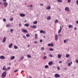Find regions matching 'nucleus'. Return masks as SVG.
<instances>
[{"label":"nucleus","instance_id":"obj_54","mask_svg":"<svg viewBox=\"0 0 78 78\" xmlns=\"http://www.w3.org/2000/svg\"><path fill=\"white\" fill-rule=\"evenodd\" d=\"M23 38H26V36H23Z\"/></svg>","mask_w":78,"mask_h":78},{"label":"nucleus","instance_id":"obj_17","mask_svg":"<svg viewBox=\"0 0 78 78\" xmlns=\"http://www.w3.org/2000/svg\"><path fill=\"white\" fill-rule=\"evenodd\" d=\"M68 27L69 28H73V26L69 25L68 26Z\"/></svg>","mask_w":78,"mask_h":78},{"label":"nucleus","instance_id":"obj_42","mask_svg":"<svg viewBox=\"0 0 78 78\" xmlns=\"http://www.w3.org/2000/svg\"><path fill=\"white\" fill-rule=\"evenodd\" d=\"M50 57H53V55H51V54H50V55H49Z\"/></svg>","mask_w":78,"mask_h":78},{"label":"nucleus","instance_id":"obj_61","mask_svg":"<svg viewBox=\"0 0 78 78\" xmlns=\"http://www.w3.org/2000/svg\"><path fill=\"white\" fill-rule=\"evenodd\" d=\"M74 30H76V27H75L74 28Z\"/></svg>","mask_w":78,"mask_h":78},{"label":"nucleus","instance_id":"obj_30","mask_svg":"<svg viewBox=\"0 0 78 78\" xmlns=\"http://www.w3.org/2000/svg\"><path fill=\"white\" fill-rule=\"evenodd\" d=\"M48 65H46L45 66V69H47V68H48Z\"/></svg>","mask_w":78,"mask_h":78},{"label":"nucleus","instance_id":"obj_5","mask_svg":"<svg viewBox=\"0 0 78 78\" xmlns=\"http://www.w3.org/2000/svg\"><path fill=\"white\" fill-rule=\"evenodd\" d=\"M22 31L23 32V33H28V31L25 29H23L22 30Z\"/></svg>","mask_w":78,"mask_h":78},{"label":"nucleus","instance_id":"obj_13","mask_svg":"<svg viewBox=\"0 0 78 78\" xmlns=\"http://www.w3.org/2000/svg\"><path fill=\"white\" fill-rule=\"evenodd\" d=\"M48 46L49 47L51 46V47H53V44L52 43H51L50 44H48Z\"/></svg>","mask_w":78,"mask_h":78},{"label":"nucleus","instance_id":"obj_31","mask_svg":"<svg viewBox=\"0 0 78 78\" xmlns=\"http://www.w3.org/2000/svg\"><path fill=\"white\" fill-rule=\"evenodd\" d=\"M55 23H58V20H55Z\"/></svg>","mask_w":78,"mask_h":78},{"label":"nucleus","instance_id":"obj_23","mask_svg":"<svg viewBox=\"0 0 78 78\" xmlns=\"http://www.w3.org/2000/svg\"><path fill=\"white\" fill-rule=\"evenodd\" d=\"M14 48L15 49H17V48H18V47L16 45H15L14 46Z\"/></svg>","mask_w":78,"mask_h":78},{"label":"nucleus","instance_id":"obj_3","mask_svg":"<svg viewBox=\"0 0 78 78\" xmlns=\"http://www.w3.org/2000/svg\"><path fill=\"white\" fill-rule=\"evenodd\" d=\"M3 5H4V6L5 7H6L8 6V3L6 2H5L4 3H3Z\"/></svg>","mask_w":78,"mask_h":78},{"label":"nucleus","instance_id":"obj_52","mask_svg":"<svg viewBox=\"0 0 78 78\" xmlns=\"http://www.w3.org/2000/svg\"><path fill=\"white\" fill-rule=\"evenodd\" d=\"M40 42H42V40H40Z\"/></svg>","mask_w":78,"mask_h":78},{"label":"nucleus","instance_id":"obj_58","mask_svg":"<svg viewBox=\"0 0 78 78\" xmlns=\"http://www.w3.org/2000/svg\"><path fill=\"white\" fill-rule=\"evenodd\" d=\"M72 64V62H70V64Z\"/></svg>","mask_w":78,"mask_h":78},{"label":"nucleus","instance_id":"obj_7","mask_svg":"<svg viewBox=\"0 0 78 78\" xmlns=\"http://www.w3.org/2000/svg\"><path fill=\"white\" fill-rule=\"evenodd\" d=\"M55 41H58V35L56 34L55 36Z\"/></svg>","mask_w":78,"mask_h":78},{"label":"nucleus","instance_id":"obj_28","mask_svg":"<svg viewBox=\"0 0 78 78\" xmlns=\"http://www.w3.org/2000/svg\"><path fill=\"white\" fill-rule=\"evenodd\" d=\"M41 50L42 51H44V47H41Z\"/></svg>","mask_w":78,"mask_h":78},{"label":"nucleus","instance_id":"obj_35","mask_svg":"<svg viewBox=\"0 0 78 78\" xmlns=\"http://www.w3.org/2000/svg\"><path fill=\"white\" fill-rule=\"evenodd\" d=\"M58 2L61 3V2H62V0H58Z\"/></svg>","mask_w":78,"mask_h":78},{"label":"nucleus","instance_id":"obj_12","mask_svg":"<svg viewBox=\"0 0 78 78\" xmlns=\"http://www.w3.org/2000/svg\"><path fill=\"white\" fill-rule=\"evenodd\" d=\"M15 59V56H12L10 58L11 60H13V59Z\"/></svg>","mask_w":78,"mask_h":78},{"label":"nucleus","instance_id":"obj_1","mask_svg":"<svg viewBox=\"0 0 78 78\" xmlns=\"http://www.w3.org/2000/svg\"><path fill=\"white\" fill-rule=\"evenodd\" d=\"M2 76L3 78H5L6 77V72H4L2 74Z\"/></svg>","mask_w":78,"mask_h":78},{"label":"nucleus","instance_id":"obj_22","mask_svg":"<svg viewBox=\"0 0 78 78\" xmlns=\"http://www.w3.org/2000/svg\"><path fill=\"white\" fill-rule=\"evenodd\" d=\"M51 19V16H49V17H48L47 20H50Z\"/></svg>","mask_w":78,"mask_h":78},{"label":"nucleus","instance_id":"obj_46","mask_svg":"<svg viewBox=\"0 0 78 78\" xmlns=\"http://www.w3.org/2000/svg\"><path fill=\"white\" fill-rule=\"evenodd\" d=\"M21 26H22V24H19V27H21Z\"/></svg>","mask_w":78,"mask_h":78},{"label":"nucleus","instance_id":"obj_37","mask_svg":"<svg viewBox=\"0 0 78 78\" xmlns=\"http://www.w3.org/2000/svg\"><path fill=\"white\" fill-rule=\"evenodd\" d=\"M71 2V0H68V3H70Z\"/></svg>","mask_w":78,"mask_h":78},{"label":"nucleus","instance_id":"obj_14","mask_svg":"<svg viewBox=\"0 0 78 78\" xmlns=\"http://www.w3.org/2000/svg\"><path fill=\"white\" fill-rule=\"evenodd\" d=\"M61 30H62V27H61V26H60V30H59L58 33H61Z\"/></svg>","mask_w":78,"mask_h":78},{"label":"nucleus","instance_id":"obj_47","mask_svg":"<svg viewBox=\"0 0 78 78\" xmlns=\"http://www.w3.org/2000/svg\"><path fill=\"white\" fill-rule=\"evenodd\" d=\"M76 63H78V60H76Z\"/></svg>","mask_w":78,"mask_h":78},{"label":"nucleus","instance_id":"obj_63","mask_svg":"<svg viewBox=\"0 0 78 78\" xmlns=\"http://www.w3.org/2000/svg\"><path fill=\"white\" fill-rule=\"evenodd\" d=\"M3 1H4V2H6V0H3Z\"/></svg>","mask_w":78,"mask_h":78},{"label":"nucleus","instance_id":"obj_38","mask_svg":"<svg viewBox=\"0 0 78 78\" xmlns=\"http://www.w3.org/2000/svg\"><path fill=\"white\" fill-rule=\"evenodd\" d=\"M18 70H15L14 71V72L15 73H16V72H18Z\"/></svg>","mask_w":78,"mask_h":78},{"label":"nucleus","instance_id":"obj_57","mask_svg":"<svg viewBox=\"0 0 78 78\" xmlns=\"http://www.w3.org/2000/svg\"><path fill=\"white\" fill-rule=\"evenodd\" d=\"M10 67H9V68H8V70H9L10 69Z\"/></svg>","mask_w":78,"mask_h":78},{"label":"nucleus","instance_id":"obj_53","mask_svg":"<svg viewBox=\"0 0 78 78\" xmlns=\"http://www.w3.org/2000/svg\"><path fill=\"white\" fill-rule=\"evenodd\" d=\"M30 45L29 44L28 45H27V47L28 48H29V47H30Z\"/></svg>","mask_w":78,"mask_h":78},{"label":"nucleus","instance_id":"obj_32","mask_svg":"<svg viewBox=\"0 0 78 78\" xmlns=\"http://www.w3.org/2000/svg\"><path fill=\"white\" fill-rule=\"evenodd\" d=\"M10 21H12L13 20V18H11L10 19Z\"/></svg>","mask_w":78,"mask_h":78},{"label":"nucleus","instance_id":"obj_51","mask_svg":"<svg viewBox=\"0 0 78 78\" xmlns=\"http://www.w3.org/2000/svg\"><path fill=\"white\" fill-rule=\"evenodd\" d=\"M41 6H44V5H43V4H40Z\"/></svg>","mask_w":78,"mask_h":78},{"label":"nucleus","instance_id":"obj_10","mask_svg":"<svg viewBox=\"0 0 78 78\" xmlns=\"http://www.w3.org/2000/svg\"><path fill=\"white\" fill-rule=\"evenodd\" d=\"M40 33H43V34H45L46 32L45 31H44L43 30H41L40 31Z\"/></svg>","mask_w":78,"mask_h":78},{"label":"nucleus","instance_id":"obj_8","mask_svg":"<svg viewBox=\"0 0 78 78\" xmlns=\"http://www.w3.org/2000/svg\"><path fill=\"white\" fill-rule=\"evenodd\" d=\"M0 58L2 59H5V57L3 56V55H1L0 56Z\"/></svg>","mask_w":78,"mask_h":78},{"label":"nucleus","instance_id":"obj_4","mask_svg":"<svg viewBox=\"0 0 78 78\" xmlns=\"http://www.w3.org/2000/svg\"><path fill=\"white\" fill-rule=\"evenodd\" d=\"M65 10L66 11H68L69 12H70V9H69V8L66 7L65 8Z\"/></svg>","mask_w":78,"mask_h":78},{"label":"nucleus","instance_id":"obj_49","mask_svg":"<svg viewBox=\"0 0 78 78\" xmlns=\"http://www.w3.org/2000/svg\"><path fill=\"white\" fill-rule=\"evenodd\" d=\"M12 31H13V29H11L10 30V32H12Z\"/></svg>","mask_w":78,"mask_h":78},{"label":"nucleus","instance_id":"obj_21","mask_svg":"<svg viewBox=\"0 0 78 78\" xmlns=\"http://www.w3.org/2000/svg\"><path fill=\"white\" fill-rule=\"evenodd\" d=\"M58 58H61V55L60 54H58Z\"/></svg>","mask_w":78,"mask_h":78},{"label":"nucleus","instance_id":"obj_43","mask_svg":"<svg viewBox=\"0 0 78 78\" xmlns=\"http://www.w3.org/2000/svg\"><path fill=\"white\" fill-rule=\"evenodd\" d=\"M76 4H77V5H78V0L76 1Z\"/></svg>","mask_w":78,"mask_h":78},{"label":"nucleus","instance_id":"obj_15","mask_svg":"<svg viewBox=\"0 0 78 78\" xmlns=\"http://www.w3.org/2000/svg\"><path fill=\"white\" fill-rule=\"evenodd\" d=\"M50 8H51V7H50V6H48L47 8H46V9H48V10H49V9H50Z\"/></svg>","mask_w":78,"mask_h":78},{"label":"nucleus","instance_id":"obj_62","mask_svg":"<svg viewBox=\"0 0 78 78\" xmlns=\"http://www.w3.org/2000/svg\"><path fill=\"white\" fill-rule=\"evenodd\" d=\"M32 6H33V5H31L30 6V7H32Z\"/></svg>","mask_w":78,"mask_h":78},{"label":"nucleus","instance_id":"obj_50","mask_svg":"<svg viewBox=\"0 0 78 78\" xmlns=\"http://www.w3.org/2000/svg\"><path fill=\"white\" fill-rule=\"evenodd\" d=\"M3 21H4V22H5L6 21V19H3Z\"/></svg>","mask_w":78,"mask_h":78},{"label":"nucleus","instance_id":"obj_26","mask_svg":"<svg viewBox=\"0 0 78 78\" xmlns=\"http://www.w3.org/2000/svg\"><path fill=\"white\" fill-rule=\"evenodd\" d=\"M47 56H45L43 57V59H47Z\"/></svg>","mask_w":78,"mask_h":78},{"label":"nucleus","instance_id":"obj_24","mask_svg":"<svg viewBox=\"0 0 78 78\" xmlns=\"http://www.w3.org/2000/svg\"><path fill=\"white\" fill-rule=\"evenodd\" d=\"M2 70H6V67H5V66L3 67Z\"/></svg>","mask_w":78,"mask_h":78},{"label":"nucleus","instance_id":"obj_34","mask_svg":"<svg viewBox=\"0 0 78 78\" xmlns=\"http://www.w3.org/2000/svg\"><path fill=\"white\" fill-rule=\"evenodd\" d=\"M66 58H68V57H69V54H67L66 55Z\"/></svg>","mask_w":78,"mask_h":78},{"label":"nucleus","instance_id":"obj_19","mask_svg":"<svg viewBox=\"0 0 78 78\" xmlns=\"http://www.w3.org/2000/svg\"><path fill=\"white\" fill-rule=\"evenodd\" d=\"M12 44L11 43L10 44H9V48H12Z\"/></svg>","mask_w":78,"mask_h":78},{"label":"nucleus","instance_id":"obj_11","mask_svg":"<svg viewBox=\"0 0 78 78\" xmlns=\"http://www.w3.org/2000/svg\"><path fill=\"white\" fill-rule=\"evenodd\" d=\"M31 28H32L36 29L37 28V26H36L33 25V26H31Z\"/></svg>","mask_w":78,"mask_h":78},{"label":"nucleus","instance_id":"obj_20","mask_svg":"<svg viewBox=\"0 0 78 78\" xmlns=\"http://www.w3.org/2000/svg\"><path fill=\"white\" fill-rule=\"evenodd\" d=\"M24 26H25V27H29V24H28V23H26V24H25L24 25Z\"/></svg>","mask_w":78,"mask_h":78},{"label":"nucleus","instance_id":"obj_41","mask_svg":"<svg viewBox=\"0 0 78 78\" xmlns=\"http://www.w3.org/2000/svg\"><path fill=\"white\" fill-rule=\"evenodd\" d=\"M67 42V40H65L64 41V43H66Z\"/></svg>","mask_w":78,"mask_h":78},{"label":"nucleus","instance_id":"obj_55","mask_svg":"<svg viewBox=\"0 0 78 78\" xmlns=\"http://www.w3.org/2000/svg\"><path fill=\"white\" fill-rule=\"evenodd\" d=\"M24 22L25 23H26V22H27V20H24Z\"/></svg>","mask_w":78,"mask_h":78},{"label":"nucleus","instance_id":"obj_29","mask_svg":"<svg viewBox=\"0 0 78 78\" xmlns=\"http://www.w3.org/2000/svg\"><path fill=\"white\" fill-rule=\"evenodd\" d=\"M26 36L27 37H30V34H26Z\"/></svg>","mask_w":78,"mask_h":78},{"label":"nucleus","instance_id":"obj_36","mask_svg":"<svg viewBox=\"0 0 78 78\" xmlns=\"http://www.w3.org/2000/svg\"><path fill=\"white\" fill-rule=\"evenodd\" d=\"M6 27H10V25H9V24H7L6 26Z\"/></svg>","mask_w":78,"mask_h":78},{"label":"nucleus","instance_id":"obj_18","mask_svg":"<svg viewBox=\"0 0 78 78\" xmlns=\"http://www.w3.org/2000/svg\"><path fill=\"white\" fill-rule=\"evenodd\" d=\"M37 34H35V39H37Z\"/></svg>","mask_w":78,"mask_h":78},{"label":"nucleus","instance_id":"obj_40","mask_svg":"<svg viewBox=\"0 0 78 78\" xmlns=\"http://www.w3.org/2000/svg\"><path fill=\"white\" fill-rule=\"evenodd\" d=\"M57 69H58V70H60V68H59V66L57 67Z\"/></svg>","mask_w":78,"mask_h":78},{"label":"nucleus","instance_id":"obj_9","mask_svg":"<svg viewBox=\"0 0 78 78\" xmlns=\"http://www.w3.org/2000/svg\"><path fill=\"white\" fill-rule=\"evenodd\" d=\"M6 38L5 37H4L2 41L3 43H4L5 42H6Z\"/></svg>","mask_w":78,"mask_h":78},{"label":"nucleus","instance_id":"obj_59","mask_svg":"<svg viewBox=\"0 0 78 78\" xmlns=\"http://www.w3.org/2000/svg\"><path fill=\"white\" fill-rule=\"evenodd\" d=\"M76 23H77V24H78V21H76Z\"/></svg>","mask_w":78,"mask_h":78},{"label":"nucleus","instance_id":"obj_45","mask_svg":"<svg viewBox=\"0 0 78 78\" xmlns=\"http://www.w3.org/2000/svg\"><path fill=\"white\" fill-rule=\"evenodd\" d=\"M68 65L69 66H70V63H68Z\"/></svg>","mask_w":78,"mask_h":78},{"label":"nucleus","instance_id":"obj_6","mask_svg":"<svg viewBox=\"0 0 78 78\" xmlns=\"http://www.w3.org/2000/svg\"><path fill=\"white\" fill-rule=\"evenodd\" d=\"M20 17H23L25 16V15L23 13H21L20 14Z\"/></svg>","mask_w":78,"mask_h":78},{"label":"nucleus","instance_id":"obj_39","mask_svg":"<svg viewBox=\"0 0 78 78\" xmlns=\"http://www.w3.org/2000/svg\"><path fill=\"white\" fill-rule=\"evenodd\" d=\"M34 44H37V41H35L34 42Z\"/></svg>","mask_w":78,"mask_h":78},{"label":"nucleus","instance_id":"obj_56","mask_svg":"<svg viewBox=\"0 0 78 78\" xmlns=\"http://www.w3.org/2000/svg\"><path fill=\"white\" fill-rule=\"evenodd\" d=\"M65 70H67V68H65Z\"/></svg>","mask_w":78,"mask_h":78},{"label":"nucleus","instance_id":"obj_16","mask_svg":"<svg viewBox=\"0 0 78 78\" xmlns=\"http://www.w3.org/2000/svg\"><path fill=\"white\" fill-rule=\"evenodd\" d=\"M52 63H53V62L50 61L48 63V64L50 66H51V65H52Z\"/></svg>","mask_w":78,"mask_h":78},{"label":"nucleus","instance_id":"obj_60","mask_svg":"<svg viewBox=\"0 0 78 78\" xmlns=\"http://www.w3.org/2000/svg\"><path fill=\"white\" fill-rule=\"evenodd\" d=\"M66 40V41H69V39H67L66 40Z\"/></svg>","mask_w":78,"mask_h":78},{"label":"nucleus","instance_id":"obj_25","mask_svg":"<svg viewBox=\"0 0 78 78\" xmlns=\"http://www.w3.org/2000/svg\"><path fill=\"white\" fill-rule=\"evenodd\" d=\"M27 57H28V58H30L31 57V56L30 55H27Z\"/></svg>","mask_w":78,"mask_h":78},{"label":"nucleus","instance_id":"obj_2","mask_svg":"<svg viewBox=\"0 0 78 78\" xmlns=\"http://www.w3.org/2000/svg\"><path fill=\"white\" fill-rule=\"evenodd\" d=\"M55 78H60V75L59 74H55Z\"/></svg>","mask_w":78,"mask_h":78},{"label":"nucleus","instance_id":"obj_44","mask_svg":"<svg viewBox=\"0 0 78 78\" xmlns=\"http://www.w3.org/2000/svg\"><path fill=\"white\" fill-rule=\"evenodd\" d=\"M23 59V57H21V60H22Z\"/></svg>","mask_w":78,"mask_h":78},{"label":"nucleus","instance_id":"obj_48","mask_svg":"<svg viewBox=\"0 0 78 78\" xmlns=\"http://www.w3.org/2000/svg\"><path fill=\"white\" fill-rule=\"evenodd\" d=\"M62 61H59V63H60V64H61V63H62Z\"/></svg>","mask_w":78,"mask_h":78},{"label":"nucleus","instance_id":"obj_27","mask_svg":"<svg viewBox=\"0 0 78 78\" xmlns=\"http://www.w3.org/2000/svg\"><path fill=\"white\" fill-rule=\"evenodd\" d=\"M37 21H34L33 23L34 24H37Z\"/></svg>","mask_w":78,"mask_h":78},{"label":"nucleus","instance_id":"obj_64","mask_svg":"<svg viewBox=\"0 0 78 78\" xmlns=\"http://www.w3.org/2000/svg\"><path fill=\"white\" fill-rule=\"evenodd\" d=\"M5 70L6 71H7V70H8V69H6Z\"/></svg>","mask_w":78,"mask_h":78},{"label":"nucleus","instance_id":"obj_33","mask_svg":"<svg viewBox=\"0 0 78 78\" xmlns=\"http://www.w3.org/2000/svg\"><path fill=\"white\" fill-rule=\"evenodd\" d=\"M50 51H53V49L52 48H50L49 49Z\"/></svg>","mask_w":78,"mask_h":78}]
</instances>
